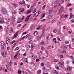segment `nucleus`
<instances>
[{"label":"nucleus","mask_w":74,"mask_h":74,"mask_svg":"<svg viewBox=\"0 0 74 74\" xmlns=\"http://www.w3.org/2000/svg\"><path fill=\"white\" fill-rule=\"evenodd\" d=\"M53 32H54V33H56L57 32H58V30H57V29H53Z\"/></svg>","instance_id":"obj_18"},{"label":"nucleus","mask_w":74,"mask_h":74,"mask_svg":"<svg viewBox=\"0 0 74 74\" xmlns=\"http://www.w3.org/2000/svg\"><path fill=\"white\" fill-rule=\"evenodd\" d=\"M17 5H17L16 4H15L14 5V6L15 7H17Z\"/></svg>","instance_id":"obj_55"},{"label":"nucleus","mask_w":74,"mask_h":74,"mask_svg":"<svg viewBox=\"0 0 74 74\" xmlns=\"http://www.w3.org/2000/svg\"><path fill=\"white\" fill-rule=\"evenodd\" d=\"M38 34V32L36 31H34V33L33 34L34 36H37Z\"/></svg>","instance_id":"obj_8"},{"label":"nucleus","mask_w":74,"mask_h":74,"mask_svg":"<svg viewBox=\"0 0 74 74\" xmlns=\"http://www.w3.org/2000/svg\"><path fill=\"white\" fill-rule=\"evenodd\" d=\"M64 16V14H63L61 16V18H63Z\"/></svg>","instance_id":"obj_45"},{"label":"nucleus","mask_w":74,"mask_h":74,"mask_svg":"<svg viewBox=\"0 0 74 74\" xmlns=\"http://www.w3.org/2000/svg\"><path fill=\"white\" fill-rule=\"evenodd\" d=\"M41 38V36H38L36 37V39L38 40H39Z\"/></svg>","instance_id":"obj_17"},{"label":"nucleus","mask_w":74,"mask_h":74,"mask_svg":"<svg viewBox=\"0 0 74 74\" xmlns=\"http://www.w3.org/2000/svg\"><path fill=\"white\" fill-rule=\"evenodd\" d=\"M7 49L8 50H10V47H7Z\"/></svg>","instance_id":"obj_60"},{"label":"nucleus","mask_w":74,"mask_h":74,"mask_svg":"<svg viewBox=\"0 0 74 74\" xmlns=\"http://www.w3.org/2000/svg\"><path fill=\"white\" fill-rule=\"evenodd\" d=\"M15 49L16 50H18V49H19V48H18V47H16V48Z\"/></svg>","instance_id":"obj_56"},{"label":"nucleus","mask_w":74,"mask_h":74,"mask_svg":"<svg viewBox=\"0 0 74 74\" xmlns=\"http://www.w3.org/2000/svg\"><path fill=\"white\" fill-rule=\"evenodd\" d=\"M39 15V14H38V12H36L35 14H34V16H35V17L38 16Z\"/></svg>","instance_id":"obj_10"},{"label":"nucleus","mask_w":74,"mask_h":74,"mask_svg":"<svg viewBox=\"0 0 74 74\" xmlns=\"http://www.w3.org/2000/svg\"><path fill=\"white\" fill-rule=\"evenodd\" d=\"M72 41H73V42H74V38H73L72 40Z\"/></svg>","instance_id":"obj_64"},{"label":"nucleus","mask_w":74,"mask_h":74,"mask_svg":"<svg viewBox=\"0 0 74 74\" xmlns=\"http://www.w3.org/2000/svg\"><path fill=\"white\" fill-rule=\"evenodd\" d=\"M6 67L9 71H11V70H12L10 68V67L8 65L6 66Z\"/></svg>","instance_id":"obj_11"},{"label":"nucleus","mask_w":74,"mask_h":74,"mask_svg":"<svg viewBox=\"0 0 74 74\" xmlns=\"http://www.w3.org/2000/svg\"><path fill=\"white\" fill-rule=\"evenodd\" d=\"M36 19H37V18H34L33 20V21H36Z\"/></svg>","instance_id":"obj_58"},{"label":"nucleus","mask_w":74,"mask_h":74,"mask_svg":"<svg viewBox=\"0 0 74 74\" xmlns=\"http://www.w3.org/2000/svg\"><path fill=\"white\" fill-rule=\"evenodd\" d=\"M23 56H26V53H25L24 54H23Z\"/></svg>","instance_id":"obj_59"},{"label":"nucleus","mask_w":74,"mask_h":74,"mask_svg":"<svg viewBox=\"0 0 74 74\" xmlns=\"http://www.w3.org/2000/svg\"><path fill=\"white\" fill-rule=\"evenodd\" d=\"M62 54H63L64 53H66V51L64 49L62 51Z\"/></svg>","instance_id":"obj_14"},{"label":"nucleus","mask_w":74,"mask_h":74,"mask_svg":"<svg viewBox=\"0 0 74 74\" xmlns=\"http://www.w3.org/2000/svg\"><path fill=\"white\" fill-rule=\"evenodd\" d=\"M28 40H32V38L31 37H30L28 38Z\"/></svg>","instance_id":"obj_43"},{"label":"nucleus","mask_w":74,"mask_h":74,"mask_svg":"<svg viewBox=\"0 0 74 74\" xmlns=\"http://www.w3.org/2000/svg\"><path fill=\"white\" fill-rule=\"evenodd\" d=\"M32 56L33 58V59L34 60H36V57H35V56H34V54H33Z\"/></svg>","instance_id":"obj_19"},{"label":"nucleus","mask_w":74,"mask_h":74,"mask_svg":"<svg viewBox=\"0 0 74 74\" xmlns=\"http://www.w3.org/2000/svg\"><path fill=\"white\" fill-rule=\"evenodd\" d=\"M20 12H19V14H23V12L24 11L25 9L23 8H20L19 9Z\"/></svg>","instance_id":"obj_4"},{"label":"nucleus","mask_w":74,"mask_h":74,"mask_svg":"<svg viewBox=\"0 0 74 74\" xmlns=\"http://www.w3.org/2000/svg\"><path fill=\"white\" fill-rule=\"evenodd\" d=\"M18 33H19V31H18L16 33V34L14 35V36L13 37L14 39L15 38L18 37Z\"/></svg>","instance_id":"obj_6"},{"label":"nucleus","mask_w":74,"mask_h":74,"mask_svg":"<svg viewBox=\"0 0 74 74\" xmlns=\"http://www.w3.org/2000/svg\"><path fill=\"white\" fill-rule=\"evenodd\" d=\"M1 10L3 14H7V10L5 8H3L1 9Z\"/></svg>","instance_id":"obj_3"},{"label":"nucleus","mask_w":74,"mask_h":74,"mask_svg":"<svg viewBox=\"0 0 74 74\" xmlns=\"http://www.w3.org/2000/svg\"><path fill=\"white\" fill-rule=\"evenodd\" d=\"M18 74H21V70L19 71H18Z\"/></svg>","instance_id":"obj_42"},{"label":"nucleus","mask_w":74,"mask_h":74,"mask_svg":"<svg viewBox=\"0 0 74 74\" xmlns=\"http://www.w3.org/2000/svg\"><path fill=\"white\" fill-rule=\"evenodd\" d=\"M18 56V53H17L14 56V58H17V56Z\"/></svg>","instance_id":"obj_33"},{"label":"nucleus","mask_w":74,"mask_h":74,"mask_svg":"<svg viewBox=\"0 0 74 74\" xmlns=\"http://www.w3.org/2000/svg\"><path fill=\"white\" fill-rule=\"evenodd\" d=\"M44 32H43L42 34L41 37H44Z\"/></svg>","instance_id":"obj_31"},{"label":"nucleus","mask_w":74,"mask_h":74,"mask_svg":"<svg viewBox=\"0 0 74 74\" xmlns=\"http://www.w3.org/2000/svg\"><path fill=\"white\" fill-rule=\"evenodd\" d=\"M48 18L49 19H51V18L52 17V16H51V15H49V16H48Z\"/></svg>","instance_id":"obj_25"},{"label":"nucleus","mask_w":74,"mask_h":74,"mask_svg":"<svg viewBox=\"0 0 74 74\" xmlns=\"http://www.w3.org/2000/svg\"><path fill=\"white\" fill-rule=\"evenodd\" d=\"M58 64H60L62 66H63V64H62V63H61L60 62H59Z\"/></svg>","instance_id":"obj_53"},{"label":"nucleus","mask_w":74,"mask_h":74,"mask_svg":"<svg viewBox=\"0 0 74 74\" xmlns=\"http://www.w3.org/2000/svg\"><path fill=\"white\" fill-rule=\"evenodd\" d=\"M5 44L4 42H0V46L1 47V50H3L4 49V46Z\"/></svg>","instance_id":"obj_2"},{"label":"nucleus","mask_w":74,"mask_h":74,"mask_svg":"<svg viewBox=\"0 0 74 74\" xmlns=\"http://www.w3.org/2000/svg\"><path fill=\"white\" fill-rule=\"evenodd\" d=\"M63 8L62 7L61 8L60 10V13H61V12H62V11H63Z\"/></svg>","instance_id":"obj_21"},{"label":"nucleus","mask_w":74,"mask_h":74,"mask_svg":"<svg viewBox=\"0 0 74 74\" xmlns=\"http://www.w3.org/2000/svg\"><path fill=\"white\" fill-rule=\"evenodd\" d=\"M33 41L32 40H31L29 41V44H32L33 43Z\"/></svg>","instance_id":"obj_30"},{"label":"nucleus","mask_w":74,"mask_h":74,"mask_svg":"<svg viewBox=\"0 0 74 74\" xmlns=\"http://www.w3.org/2000/svg\"><path fill=\"white\" fill-rule=\"evenodd\" d=\"M41 73V70H40L39 71H38V73L39 74H40Z\"/></svg>","instance_id":"obj_35"},{"label":"nucleus","mask_w":74,"mask_h":74,"mask_svg":"<svg viewBox=\"0 0 74 74\" xmlns=\"http://www.w3.org/2000/svg\"><path fill=\"white\" fill-rule=\"evenodd\" d=\"M25 18V17L24 16H23V17L21 18H19L18 19V21H23V19Z\"/></svg>","instance_id":"obj_9"},{"label":"nucleus","mask_w":74,"mask_h":74,"mask_svg":"<svg viewBox=\"0 0 74 74\" xmlns=\"http://www.w3.org/2000/svg\"><path fill=\"white\" fill-rule=\"evenodd\" d=\"M12 32H13V28H12L10 31V33H12Z\"/></svg>","instance_id":"obj_32"},{"label":"nucleus","mask_w":74,"mask_h":74,"mask_svg":"<svg viewBox=\"0 0 74 74\" xmlns=\"http://www.w3.org/2000/svg\"><path fill=\"white\" fill-rule=\"evenodd\" d=\"M51 46H49L47 47V49H51Z\"/></svg>","instance_id":"obj_34"},{"label":"nucleus","mask_w":74,"mask_h":74,"mask_svg":"<svg viewBox=\"0 0 74 74\" xmlns=\"http://www.w3.org/2000/svg\"><path fill=\"white\" fill-rule=\"evenodd\" d=\"M63 48L64 49H67V47L65 46H63Z\"/></svg>","instance_id":"obj_29"},{"label":"nucleus","mask_w":74,"mask_h":74,"mask_svg":"<svg viewBox=\"0 0 74 74\" xmlns=\"http://www.w3.org/2000/svg\"><path fill=\"white\" fill-rule=\"evenodd\" d=\"M26 24H25L23 26V27H26Z\"/></svg>","instance_id":"obj_61"},{"label":"nucleus","mask_w":74,"mask_h":74,"mask_svg":"<svg viewBox=\"0 0 74 74\" xmlns=\"http://www.w3.org/2000/svg\"><path fill=\"white\" fill-rule=\"evenodd\" d=\"M39 61V59H36V62H38Z\"/></svg>","instance_id":"obj_48"},{"label":"nucleus","mask_w":74,"mask_h":74,"mask_svg":"<svg viewBox=\"0 0 74 74\" xmlns=\"http://www.w3.org/2000/svg\"><path fill=\"white\" fill-rule=\"evenodd\" d=\"M2 70V68H1V67H0V71H1Z\"/></svg>","instance_id":"obj_63"},{"label":"nucleus","mask_w":74,"mask_h":74,"mask_svg":"<svg viewBox=\"0 0 74 74\" xmlns=\"http://www.w3.org/2000/svg\"><path fill=\"white\" fill-rule=\"evenodd\" d=\"M70 17H69V19H71L72 18V16H73V15L72 14V13H71L70 14Z\"/></svg>","instance_id":"obj_20"},{"label":"nucleus","mask_w":74,"mask_h":74,"mask_svg":"<svg viewBox=\"0 0 74 74\" xmlns=\"http://www.w3.org/2000/svg\"><path fill=\"white\" fill-rule=\"evenodd\" d=\"M71 22H74V19L71 20Z\"/></svg>","instance_id":"obj_54"},{"label":"nucleus","mask_w":74,"mask_h":74,"mask_svg":"<svg viewBox=\"0 0 74 74\" xmlns=\"http://www.w3.org/2000/svg\"><path fill=\"white\" fill-rule=\"evenodd\" d=\"M41 66H44V63H41Z\"/></svg>","instance_id":"obj_46"},{"label":"nucleus","mask_w":74,"mask_h":74,"mask_svg":"<svg viewBox=\"0 0 74 74\" xmlns=\"http://www.w3.org/2000/svg\"><path fill=\"white\" fill-rule=\"evenodd\" d=\"M32 15V14H30L28 16L25 18V21H29V17L30 16Z\"/></svg>","instance_id":"obj_5"},{"label":"nucleus","mask_w":74,"mask_h":74,"mask_svg":"<svg viewBox=\"0 0 74 74\" xmlns=\"http://www.w3.org/2000/svg\"><path fill=\"white\" fill-rule=\"evenodd\" d=\"M46 7V6L45 5H44L42 7V10H44V8H45Z\"/></svg>","instance_id":"obj_37"},{"label":"nucleus","mask_w":74,"mask_h":74,"mask_svg":"<svg viewBox=\"0 0 74 74\" xmlns=\"http://www.w3.org/2000/svg\"><path fill=\"white\" fill-rule=\"evenodd\" d=\"M52 12V10H49V14H51Z\"/></svg>","instance_id":"obj_40"},{"label":"nucleus","mask_w":74,"mask_h":74,"mask_svg":"<svg viewBox=\"0 0 74 74\" xmlns=\"http://www.w3.org/2000/svg\"><path fill=\"white\" fill-rule=\"evenodd\" d=\"M45 16V14H43L42 18H43V17H44Z\"/></svg>","instance_id":"obj_51"},{"label":"nucleus","mask_w":74,"mask_h":74,"mask_svg":"<svg viewBox=\"0 0 74 74\" xmlns=\"http://www.w3.org/2000/svg\"><path fill=\"white\" fill-rule=\"evenodd\" d=\"M56 41V38H53V41L54 42Z\"/></svg>","instance_id":"obj_50"},{"label":"nucleus","mask_w":74,"mask_h":74,"mask_svg":"<svg viewBox=\"0 0 74 74\" xmlns=\"http://www.w3.org/2000/svg\"><path fill=\"white\" fill-rule=\"evenodd\" d=\"M54 62H58V60H54Z\"/></svg>","instance_id":"obj_41"},{"label":"nucleus","mask_w":74,"mask_h":74,"mask_svg":"<svg viewBox=\"0 0 74 74\" xmlns=\"http://www.w3.org/2000/svg\"><path fill=\"white\" fill-rule=\"evenodd\" d=\"M45 44L44 42L42 41L40 44V45H43V44Z\"/></svg>","instance_id":"obj_22"},{"label":"nucleus","mask_w":74,"mask_h":74,"mask_svg":"<svg viewBox=\"0 0 74 74\" xmlns=\"http://www.w3.org/2000/svg\"><path fill=\"white\" fill-rule=\"evenodd\" d=\"M41 26L40 25H39L37 28V29L38 30V29H41Z\"/></svg>","instance_id":"obj_38"},{"label":"nucleus","mask_w":74,"mask_h":74,"mask_svg":"<svg viewBox=\"0 0 74 74\" xmlns=\"http://www.w3.org/2000/svg\"><path fill=\"white\" fill-rule=\"evenodd\" d=\"M16 42V41L15 40H14L12 42V44H14V42Z\"/></svg>","instance_id":"obj_39"},{"label":"nucleus","mask_w":74,"mask_h":74,"mask_svg":"<svg viewBox=\"0 0 74 74\" xmlns=\"http://www.w3.org/2000/svg\"><path fill=\"white\" fill-rule=\"evenodd\" d=\"M4 23V19L3 18L0 19V23Z\"/></svg>","instance_id":"obj_12"},{"label":"nucleus","mask_w":74,"mask_h":74,"mask_svg":"<svg viewBox=\"0 0 74 74\" xmlns=\"http://www.w3.org/2000/svg\"><path fill=\"white\" fill-rule=\"evenodd\" d=\"M26 33H27V32H25L24 33H23V35H24V34H26Z\"/></svg>","instance_id":"obj_44"},{"label":"nucleus","mask_w":74,"mask_h":74,"mask_svg":"<svg viewBox=\"0 0 74 74\" xmlns=\"http://www.w3.org/2000/svg\"><path fill=\"white\" fill-rule=\"evenodd\" d=\"M54 42L56 44V43H58V42L57 41H56V40H55V41H54Z\"/></svg>","instance_id":"obj_47"},{"label":"nucleus","mask_w":74,"mask_h":74,"mask_svg":"<svg viewBox=\"0 0 74 74\" xmlns=\"http://www.w3.org/2000/svg\"><path fill=\"white\" fill-rule=\"evenodd\" d=\"M57 40H58V41H61L60 39V38H57Z\"/></svg>","instance_id":"obj_49"},{"label":"nucleus","mask_w":74,"mask_h":74,"mask_svg":"<svg viewBox=\"0 0 74 74\" xmlns=\"http://www.w3.org/2000/svg\"><path fill=\"white\" fill-rule=\"evenodd\" d=\"M37 11V10H36V8H35L34 10L32 11V13H35Z\"/></svg>","instance_id":"obj_16"},{"label":"nucleus","mask_w":74,"mask_h":74,"mask_svg":"<svg viewBox=\"0 0 74 74\" xmlns=\"http://www.w3.org/2000/svg\"><path fill=\"white\" fill-rule=\"evenodd\" d=\"M43 70H46V69L45 68H44V67L43 68Z\"/></svg>","instance_id":"obj_57"},{"label":"nucleus","mask_w":74,"mask_h":74,"mask_svg":"<svg viewBox=\"0 0 74 74\" xmlns=\"http://www.w3.org/2000/svg\"><path fill=\"white\" fill-rule=\"evenodd\" d=\"M65 44H68L69 43V41L67 40H66L65 42Z\"/></svg>","instance_id":"obj_23"},{"label":"nucleus","mask_w":74,"mask_h":74,"mask_svg":"<svg viewBox=\"0 0 74 74\" xmlns=\"http://www.w3.org/2000/svg\"><path fill=\"white\" fill-rule=\"evenodd\" d=\"M72 5V4L71 3H69L68 4V6H70V5Z\"/></svg>","instance_id":"obj_52"},{"label":"nucleus","mask_w":74,"mask_h":74,"mask_svg":"<svg viewBox=\"0 0 74 74\" xmlns=\"http://www.w3.org/2000/svg\"><path fill=\"white\" fill-rule=\"evenodd\" d=\"M57 69H58V70H59V67L58 66H57Z\"/></svg>","instance_id":"obj_62"},{"label":"nucleus","mask_w":74,"mask_h":74,"mask_svg":"<svg viewBox=\"0 0 74 74\" xmlns=\"http://www.w3.org/2000/svg\"><path fill=\"white\" fill-rule=\"evenodd\" d=\"M6 40L7 45L8 46L10 47L11 45V42H10V40L9 38L8 37H7Z\"/></svg>","instance_id":"obj_1"},{"label":"nucleus","mask_w":74,"mask_h":74,"mask_svg":"<svg viewBox=\"0 0 74 74\" xmlns=\"http://www.w3.org/2000/svg\"><path fill=\"white\" fill-rule=\"evenodd\" d=\"M56 19H54L52 21V23H53V22H56Z\"/></svg>","instance_id":"obj_27"},{"label":"nucleus","mask_w":74,"mask_h":74,"mask_svg":"<svg viewBox=\"0 0 74 74\" xmlns=\"http://www.w3.org/2000/svg\"><path fill=\"white\" fill-rule=\"evenodd\" d=\"M2 56L3 57H4V58L6 57L7 56V53L5 52H3L2 53Z\"/></svg>","instance_id":"obj_7"},{"label":"nucleus","mask_w":74,"mask_h":74,"mask_svg":"<svg viewBox=\"0 0 74 74\" xmlns=\"http://www.w3.org/2000/svg\"><path fill=\"white\" fill-rule=\"evenodd\" d=\"M66 69L67 70H70V71L71 70V69H72V68L71 67H68Z\"/></svg>","instance_id":"obj_15"},{"label":"nucleus","mask_w":74,"mask_h":74,"mask_svg":"<svg viewBox=\"0 0 74 74\" xmlns=\"http://www.w3.org/2000/svg\"><path fill=\"white\" fill-rule=\"evenodd\" d=\"M12 18H14V20L13 21H15V17L14 16H13L12 17Z\"/></svg>","instance_id":"obj_24"},{"label":"nucleus","mask_w":74,"mask_h":74,"mask_svg":"<svg viewBox=\"0 0 74 74\" xmlns=\"http://www.w3.org/2000/svg\"><path fill=\"white\" fill-rule=\"evenodd\" d=\"M63 56V55H60V58H63V57H64Z\"/></svg>","instance_id":"obj_36"},{"label":"nucleus","mask_w":74,"mask_h":74,"mask_svg":"<svg viewBox=\"0 0 74 74\" xmlns=\"http://www.w3.org/2000/svg\"><path fill=\"white\" fill-rule=\"evenodd\" d=\"M26 14H28L29 13H31L32 12L29 10H28L26 12Z\"/></svg>","instance_id":"obj_13"},{"label":"nucleus","mask_w":74,"mask_h":74,"mask_svg":"<svg viewBox=\"0 0 74 74\" xmlns=\"http://www.w3.org/2000/svg\"><path fill=\"white\" fill-rule=\"evenodd\" d=\"M41 49L42 50H44V49H45V48L43 46H42L41 48Z\"/></svg>","instance_id":"obj_26"},{"label":"nucleus","mask_w":74,"mask_h":74,"mask_svg":"<svg viewBox=\"0 0 74 74\" xmlns=\"http://www.w3.org/2000/svg\"><path fill=\"white\" fill-rule=\"evenodd\" d=\"M13 14H16V11L14 10H13V12H12Z\"/></svg>","instance_id":"obj_28"}]
</instances>
